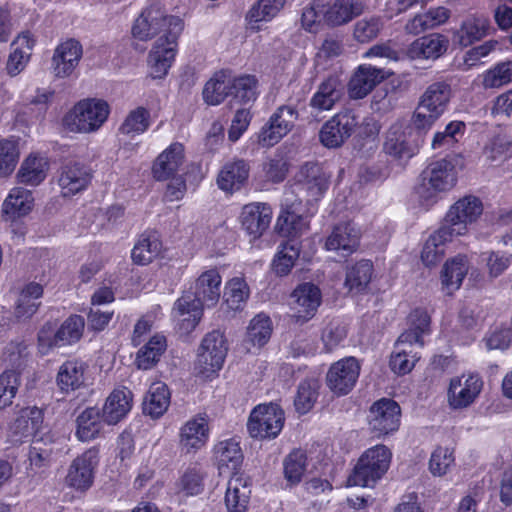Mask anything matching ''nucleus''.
Listing matches in <instances>:
<instances>
[{"mask_svg": "<svg viewBox=\"0 0 512 512\" xmlns=\"http://www.w3.org/2000/svg\"><path fill=\"white\" fill-rule=\"evenodd\" d=\"M131 401L130 391L114 390L106 399L102 410H100L103 421L109 425L120 422L130 411Z\"/></svg>", "mask_w": 512, "mask_h": 512, "instance_id": "nucleus-32", "label": "nucleus"}, {"mask_svg": "<svg viewBox=\"0 0 512 512\" xmlns=\"http://www.w3.org/2000/svg\"><path fill=\"white\" fill-rule=\"evenodd\" d=\"M249 170V165L244 160L227 163L217 178L219 188L224 191L239 190L247 181Z\"/></svg>", "mask_w": 512, "mask_h": 512, "instance_id": "nucleus-38", "label": "nucleus"}, {"mask_svg": "<svg viewBox=\"0 0 512 512\" xmlns=\"http://www.w3.org/2000/svg\"><path fill=\"white\" fill-rule=\"evenodd\" d=\"M231 74L229 71H219L207 81L202 95L204 101L209 105H219L231 93Z\"/></svg>", "mask_w": 512, "mask_h": 512, "instance_id": "nucleus-42", "label": "nucleus"}, {"mask_svg": "<svg viewBox=\"0 0 512 512\" xmlns=\"http://www.w3.org/2000/svg\"><path fill=\"white\" fill-rule=\"evenodd\" d=\"M99 462V450L92 447L78 456L70 465L67 483L76 489H88L93 483L94 469Z\"/></svg>", "mask_w": 512, "mask_h": 512, "instance_id": "nucleus-17", "label": "nucleus"}, {"mask_svg": "<svg viewBox=\"0 0 512 512\" xmlns=\"http://www.w3.org/2000/svg\"><path fill=\"white\" fill-rule=\"evenodd\" d=\"M372 274V262L370 260H361L347 270L345 285L350 291L362 292L368 287Z\"/></svg>", "mask_w": 512, "mask_h": 512, "instance_id": "nucleus-55", "label": "nucleus"}, {"mask_svg": "<svg viewBox=\"0 0 512 512\" xmlns=\"http://www.w3.org/2000/svg\"><path fill=\"white\" fill-rule=\"evenodd\" d=\"M448 228L440 227L426 240L421 252V259L426 266L435 265L444 256V244L451 241Z\"/></svg>", "mask_w": 512, "mask_h": 512, "instance_id": "nucleus-47", "label": "nucleus"}, {"mask_svg": "<svg viewBox=\"0 0 512 512\" xmlns=\"http://www.w3.org/2000/svg\"><path fill=\"white\" fill-rule=\"evenodd\" d=\"M272 323L265 314L256 315L247 329V338L253 345L263 346L270 339Z\"/></svg>", "mask_w": 512, "mask_h": 512, "instance_id": "nucleus-62", "label": "nucleus"}, {"mask_svg": "<svg viewBox=\"0 0 512 512\" xmlns=\"http://www.w3.org/2000/svg\"><path fill=\"white\" fill-rule=\"evenodd\" d=\"M365 8L364 0H331L325 6L323 19L328 26L339 27L363 14Z\"/></svg>", "mask_w": 512, "mask_h": 512, "instance_id": "nucleus-20", "label": "nucleus"}, {"mask_svg": "<svg viewBox=\"0 0 512 512\" xmlns=\"http://www.w3.org/2000/svg\"><path fill=\"white\" fill-rule=\"evenodd\" d=\"M109 106L103 100L80 101L64 117V125L72 132L89 133L98 130L107 120Z\"/></svg>", "mask_w": 512, "mask_h": 512, "instance_id": "nucleus-3", "label": "nucleus"}, {"mask_svg": "<svg viewBox=\"0 0 512 512\" xmlns=\"http://www.w3.org/2000/svg\"><path fill=\"white\" fill-rule=\"evenodd\" d=\"M208 423L203 417H196L186 422L181 428L180 444L187 452L198 450L208 439Z\"/></svg>", "mask_w": 512, "mask_h": 512, "instance_id": "nucleus-37", "label": "nucleus"}, {"mask_svg": "<svg viewBox=\"0 0 512 512\" xmlns=\"http://www.w3.org/2000/svg\"><path fill=\"white\" fill-rule=\"evenodd\" d=\"M170 405V391L166 384H152L143 402V412L154 419L161 417Z\"/></svg>", "mask_w": 512, "mask_h": 512, "instance_id": "nucleus-43", "label": "nucleus"}, {"mask_svg": "<svg viewBox=\"0 0 512 512\" xmlns=\"http://www.w3.org/2000/svg\"><path fill=\"white\" fill-rule=\"evenodd\" d=\"M489 20L485 17H470L463 21L456 37L458 43L467 47L487 35Z\"/></svg>", "mask_w": 512, "mask_h": 512, "instance_id": "nucleus-50", "label": "nucleus"}, {"mask_svg": "<svg viewBox=\"0 0 512 512\" xmlns=\"http://www.w3.org/2000/svg\"><path fill=\"white\" fill-rule=\"evenodd\" d=\"M43 295V287L35 282L27 284L21 291L14 309V316L18 320L31 318L39 309V299Z\"/></svg>", "mask_w": 512, "mask_h": 512, "instance_id": "nucleus-39", "label": "nucleus"}, {"mask_svg": "<svg viewBox=\"0 0 512 512\" xmlns=\"http://www.w3.org/2000/svg\"><path fill=\"white\" fill-rule=\"evenodd\" d=\"M34 42L28 34L18 37L12 44V51L6 63L7 73L14 77L21 73L29 62Z\"/></svg>", "mask_w": 512, "mask_h": 512, "instance_id": "nucleus-44", "label": "nucleus"}, {"mask_svg": "<svg viewBox=\"0 0 512 512\" xmlns=\"http://www.w3.org/2000/svg\"><path fill=\"white\" fill-rule=\"evenodd\" d=\"M170 37H159L154 43L149 56L148 65L150 75L154 79H161L168 73L175 60L178 37L183 30V23L180 18L172 19Z\"/></svg>", "mask_w": 512, "mask_h": 512, "instance_id": "nucleus-5", "label": "nucleus"}, {"mask_svg": "<svg viewBox=\"0 0 512 512\" xmlns=\"http://www.w3.org/2000/svg\"><path fill=\"white\" fill-rule=\"evenodd\" d=\"M56 454L55 442L50 436L34 438L28 454L31 469L40 470L49 467Z\"/></svg>", "mask_w": 512, "mask_h": 512, "instance_id": "nucleus-41", "label": "nucleus"}, {"mask_svg": "<svg viewBox=\"0 0 512 512\" xmlns=\"http://www.w3.org/2000/svg\"><path fill=\"white\" fill-rule=\"evenodd\" d=\"M451 94V86L448 83H432L422 95L419 106L428 112L441 116L447 108Z\"/></svg>", "mask_w": 512, "mask_h": 512, "instance_id": "nucleus-34", "label": "nucleus"}, {"mask_svg": "<svg viewBox=\"0 0 512 512\" xmlns=\"http://www.w3.org/2000/svg\"><path fill=\"white\" fill-rule=\"evenodd\" d=\"M449 40L446 36L433 33L416 39L408 49L413 59H438L448 49Z\"/></svg>", "mask_w": 512, "mask_h": 512, "instance_id": "nucleus-29", "label": "nucleus"}, {"mask_svg": "<svg viewBox=\"0 0 512 512\" xmlns=\"http://www.w3.org/2000/svg\"><path fill=\"white\" fill-rule=\"evenodd\" d=\"M301 203L282 204V210L277 218L275 230L288 241L297 240L308 228L307 218L298 212L297 206Z\"/></svg>", "mask_w": 512, "mask_h": 512, "instance_id": "nucleus-25", "label": "nucleus"}, {"mask_svg": "<svg viewBox=\"0 0 512 512\" xmlns=\"http://www.w3.org/2000/svg\"><path fill=\"white\" fill-rule=\"evenodd\" d=\"M214 455L220 473H235L243 462L242 450L235 439L219 442L214 448Z\"/></svg>", "mask_w": 512, "mask_h": 512, "instance_id": "nucleus-30", "label": "nucleus"}, {"mask_svg": "<svg viewBox=\"0 0 512 512\" xmlns=\"http://www.w3.org/2000/svg\"><path fill=\"white\" fill-rule=\"evenodd\" d=\"M166 338L162 335H155L139 349L135 363L139 369H151L159 362L162 354L166 351Z\"/></svg>", "mask_w": 512, "mask_h": 512, "instance_id": "nucleus-48", "label": "nucleus"}, {"mask_svg": "<svg viewBox=\"0 0 512 512\" xmlns=\"http://www.w3.org/2000/svg\"><path fill=\"white\" fill-rule=\"evenodd\" d=\"M87 365L77 359L65 361L59 368L57 374V385L63 392L75 391L82 387L85 382V371Z\"/></svg>", "mask_w": 512, "mask_h": 512, "instance_id": "nucleus-35", "label": "nucleus"}, {"mask_svg": "<svg viewBox=\"0 0 512 512\" xmlns=\"http://www.w3.org/2000/svg\"><path fill=\"white\" fill-rule=\"evenodd\" d=\"M319 388L320 383L314 378L300 382L294 399V406L298 413L306 414L313 408L319 395Z\"/></svg>", "mask_w": 512, "mask_h": 512, "instance_id": "nucleus-57", "label": "nucleus"}, {"mask_svg": "<svg viewBox=\"0 0 512 512\" xmlns=\"http://www.w3.org/2000/svg\"><path fill=\"white\" fill-rule=\"evenodd\" d=\"M250 295V289L243 278L235 277L229 280L224 288V301L233 311L242 310Z\"/></svg>", "mask_w": 512, "mask_h": 512, "instance_id": "nucleus-54", "label": "nucleus"}, {"mask_svg": "<svg viewBox=\"0 0 512 512\" xmlns=\"http://www.w3.org/2000/svg\"><path fill=\"white\" fill-rule=\"evenodd\" d=\"M85 321L80 315L69 316L57 329L52 337H48L43 328L38 335V340L42 345L49 347H62L78 342L84 332Z\"/></svg>", "mask_w": 512, "mask_h": 512, "instance_id": "nucleus-18", "label": "nucleus"}, {"mask_svg": "<svg viewBox=\"0 0 512 512\" xmlns=\"http://www.w3.org/2000/svg\"><path fill=\"white\" fill-rule=\"evenodd\" d=\"M439 117L440 116L428 112L426 109L418 105L416 111L413 113L411 124L405 126V129L411 131L412 137L419 138L420 145H422L424 142V136L439 119Z\"/></svg>", "mask_w": 512, "mask_h": 512, "instance_id": "nucleus-59", "label": "nucleus"}, {"mask_svg": "<svg viewBox=\"0 0 512 512\" xmlns=\"http://www.w3.org/2000/svg\"><path fill=\"white\" fill-rule=\"evenodd\" d=\"M385 21L383 17L371 15L355 22L353 25V39L360 44H368L375 40L383 30Z\"/></svg>", "mask_w": 512, "mask_h": 512, "instance_id": "nucleus-52", "label": "nucleus"}, {"mask_svg": "<svg viewBox=\"0 0 512 512\" xmlns=\"http://www.w3.org/2000/svg\"><path fill=\"white\" fill-rule=\"evenodd\" d=\"M92 179L91 168L79 161L64 163L59 170L58 185L64 197H71L90 184Z\"/></svg>", "mask_w": 512, "mask_h": 512, "instance_id": "nucleus-16", "label": "nucleus"}, {"mask_svg": "<svg viewBox=\"0 0 512 512\" xmlns=\"http://www.w3.org/2000/svg\"><path fill=\"white\" fill-rule=\"evenodd\" d=\"M150 113L143 107L132 110L120 126L121 133L135 135L144 133L149 127Z\"/></svg>", "mask_w": 512, "mask_h": 512, "instance_id": "nucleus-63", "label": "nucleus"}, {"mask_svg": "<svg viewBox=\"0 0 512 512\" xmlns=\"http://www.w3.org/2000/svg\"><path fill=\"white\" fill-rule=\"evenodd\" d=\"M482 211L483 205L479 198L465 196L451 206L441 227L448 228L453 237L463 235L467 225L476 221Z\"/></svg>", "mask_w": 512, "mask_h": 512, "instance_id": "nucleus-10", "label": "nucleus"}, {"mask_svg": "<svg viewBox=\"0 0 512 512\" xmlns=\"http://www.w3.org/2000/svg\"><path fill=\"white\" fill-rule=\"evenodd\" d=\"M322 301L319 287L311 282L299 284L290 295V308L297 322L312 319Z\"/></svg>", "mask_w": 512, "mask_h": 512, "instance_id": "nucleus-13", "label": "nucleus"}, {"mask_svg": "<svg viewBox=\"0 0 512 512\" xmlns=\"http://www.w3.org/2000/svg\"><path fill=\"white\" fill-rule=\"evenodd\" d=\"M401 409L392 399L382 398L376 401L369 411V426L372 433L384 436L398 430L400 425Z\"/></svg>", "mask_w": 512, "mask_h": 512, "instance_id": "nucleus-12", "label": "nucleus"}, {"mask_svg": "<svg viewBox=\"0 0 512 512\" xmlns=\"http://www.w3.org/2000/svg\"><path fill=\"white\" fill-rule=\"evenodd\" d=\"M227 351L224 334L219 330H213L206 334L201 342L195 369L204 377H210L222 368Z\"/></svg>", "mask_w": 512, "mask_h": 512, "instance_id": "nucleus-7", "label": "nucleus"}, {"mask_svg": "<svg viewBox=\"0 0 512 512\" xmlns=\"http://www.w3.org/2000/svg\"><path fill=\"white\" fill-rule=\"evenodd\" d=\"M103 422L99 408L87 407L75 420V437L81 442L96 439L103 429Z\"/></svg>", "mask_w": 512, "mask_h": 512, "instance_id": "nucleus-31", "label": "nucleus"}, {"mask_svg": "<svg viewBox=\"0 0 512 512\" xmlns=\"http://www.w3.org/2000/svg\"><path fill=\"white\" fill-rule=\"evenodd\" d=\"M33 201L31 191L22 187L13 188L3 203L2 212L7 220H14L28 214Z\"/></svg>", "mask_w": 512, "mask_h": 512, "instance_id": "nucleus-40", "label": "nucleus"}, {"mask_svg": "<svg viewBox=\"0 0 512 512\" xmlns=\"http://www.w3.org/2000/svg\"><path fill=\"white\" fill-rule=\"evenodd\" d=\"M347 336V326L340 320H331L323 329L321 340L327 352L338 347Z\"/></svg>", "mask_w": 512, "mask_h": 512, "instance_id": "nucleus-64", "label": "nucleus"}, {"mask_svg": "<svg viewBox=\"0 0 512 512\" xmlns=\"http://www.w3.org/2000/svg\"><path fill=\"white\" fill-rule=\"evenodd\" d=\"M360 231L353 222H343L334 226L326 240V248L346 257L359 247Z\"/></svg>", "mask_w": 512, "mask_h": 512, "instance_id": "nucleus-23", "label": "nucleus"}, {"mask_svg": "<svg viewBox=\"0 0 512 512\" xmlns=\"http://www.w3.org/2000/svg\"><path fill=\"white\" fill-rule=\"evenodd\" d=\"M286 0H257L248 10L246 21L251 29L259 30L260 22L271 21L283 9Z\"/></svg>", "mask_w": 512, "mask_h": 512, "instance_id": "nucleus-46", "label": "nucleus"}, {"mask_svg": "<svg viewBox=\"0 0 512 512\" xmlns=\"http://www.w3.org/2000/svg\"><path fill=\"white\" fill-rule=\"evenodd\" d=\"M251 489L248 480L242 476L230 478L228 481L225 504L229 512H245L250 501Z\"/></svg>", "mask_w": 512, "mask_h": 512, "instance_id": "nucleus-33", "label": "nucleus"}, {"mask_svg": "<svg viewBox=\"0 0 512 512\" xmlns=\"http://www.w3.org/2000/svg\"><path fill=\"white\" fill-rule=\"evenodd\" d=\"M184 161V147L180 143L171 144L155 160L152 172L158 181L170 179L178 171Z\"/></svg>", "mask_w": 512, "mask_h": 512, "instance_id": "nucleus-28", "label": "nucleus"}, {"mask_svg": "<svg viewBox=\"0 0 512 512\" xmlns=\"http://www.w3.org/2000/svg\"><path fill=\"white\" fill-rule=\"evenodd\" d=\"M298 111L290 105H282L271 115L258 134V143L271 147L291 131L298 119Z\"/></svg>", "mask_w": 512, "mask_h": 512, "instance_id": "nucleus-11", "label": "nucleus"}, {"mask_svg": "<svg viewBox=\"0 0 512 512\" xmlns=\"http://www.w3.org/2000/svg\"><path fill=\"white\" fill-rule=\"evenodd\" d=\"M162 251V242L156 232L142 233L135 243L131 257L135 264L147 265L156 259Z\"/></svg>", "mask_w": 512, "mask_h": 512, "instance_id": "nucleus-36", "label": "nucleus"}, {"mask_svg": "<svg viewBox=\"0 0 512 512\" xmlns=\"http://www.w3.org/2000/svg\"><path fill=\"white\" fill-rule=\"evenodd\" d=\"M221 276L217 269H210L203 272L196 280L194 287V298L185 295L176 302V307L182 319V327L186 330L194 329L199 323L204 307L215 306L221 295Z\"/></svg>", "mask_w": 512, "mask_h": 512, "instance_id": "nucleus-1", "label": "nucleus"}, {"mask_svg": "<svg viewBox=\"0 0 512 512\" xmlns=\"http://www.w3.org/2000/svg\"><path fill=\"white\" fill-rule=\"evenodd\" d=\"M272 208L261 202H254L242 208L240 220L242 227L254 238L260 237L270 226Z\"/></svg>", "mask_w": 512, "mask_h": 512, "instance_id": "nucleus-24", "label": "nucleus"}, {"mask_svg": "<svg viewBox=\"0 0 512 512\" xmlns=\"http://www.w3.org/2000/svg\"><path fill=\"white\" fill-rule=\"evenodd\" d=\"M357 125V118L352 113H338L322 126L320 141L327 148H338L352 135Z\"/></svg>", "mask_w": 512, "mask_h": 512, "instance_id": "nucleus-14", "label": "nucleus"}, {"mask_svg": "<svg viewBox=\"0 0 512 512\" xmlns=\"http://www.w3.org/2000/svg\"><path fill=\"white\" fill-rule=\"evenodd\" d=\"M47 162L43 157L29 156L18 171L19 182L36 186L46 177Z\"/></svg>", "mask_w": 512, "mask_h": 512, "instance_id": "nucleus-56", "label": "nucleus"}, {"mask_svg": "<svg viewBox=\"0 0 512 512\" xmlns=\"http://www.w3.org/2000/svg\"><path fill=\"white\" fill-rule=\"evenodd\" d=\"M295 179L297 186L305 190L314 199L322 196L328 188V179L317 163L307 162L303 164L297 172Z\"/></svg>", "mask_w": 512, "mask_h": 512, "instance_id": "nucleus-27", "label": "nucleus"}, {"mask_svg": "<svg viewBox=\"0 0 512 512\" xmlns=\"http://www.w3.org/2000/svg\"><path fill=\"white\" fill-rule=\"evenodd\" d=\"M391 452L384 445H376L359 458L352 474L348 477L350 486L373 487L387 472Z\"/></svg>", "mask_w": 512, "mask_h": 512, "instance_id": "nucleus-2", "label": "nucleus"}, {"mask_svg": "<svg viewBox=\"0 0 512 512\" xmlns=\"http://www.w3.org/2000/svg\"><path fill=\"white\" fill-rule=\"evenodd\" d=\"M468 272V260L464 255H457L448 260L442 270V285L448 294L458 290Z\"/></svg>", "mask_w": 512, "mask_h": 512, "instance_id": "nucleus-45", "label": "nucleus"}, {"mask_svg": "<svg viewBox=\"0 0 512 512\" xmlns=\"http://www.w3.org/2000/svg\"><path fill=\"white\" fill-rule=\"evenodd\" d=\"M258 81L255 76L241 75L239 77H231V93L230 96L239 104L254 103L257 99Z\"/></svg>", "mask_w": 512, "mask_h": 512, "instance_id": "nucleus-53", "label": "nucleus"}, {"mask_svg": "<svg viewBox=\"0 0 512 512\" xmlns=\"http://www.w3.org/2000/svg\"><path fill=\"white\" fill-rule=\"evenodd\" d=\"M387 73L381 68L371 65H360L354 72L348 84V92L352 99L366 97L380 82L387 78Z\"/></svg>", "mask_w": 512, "mask_h": 512, "instance_id": "nucleus-21", "label": "nucleus"}, {"mask_svg": "<svg viewBox=\"0 0 512 512\" xmlns=\"http://www.w3.org/2000/svg\"><path fill=\"white\" fill-rule=\"evenodd\" d=\"M448 18L449 10L445 7H437L424 14L416 15L406 24L405 29L408 33L417 35L444 23Z\"/></svg>", "mask_w": 512, "mask_h": 512, "instance_id": "nucleus-51", "label": "nucleus"}, {"mask_svg": "<svg viewBox=\"0 0 512 512\" xmlns=\"http://www.w3.org/2000/svg\"><path fill=\"white\" fill-rule=\"evenodd\" d=\"M344 84L339 76L332 74L324 79L318 86L310 100V106L318 111L331 110L342 98Z\"/></svg>", "mask_w": 512, "mask_h": 512, "instance_id": "nucleus-26", "label": "nucleus"}, {"mask_svg": "<svg viewBox=\"0 0 512 512\" xmlns=\"http://www.w3.org/2000/svg\"><path fill=\"white\" fill-rule=\"evenodd\" d=\"M420 146V139L412 137L411 131L400 121L393 123L385 133L383 151L399 163L415 156Z\"/></svg>", "mask_w": 512, "mask_h": 512, "instance_id": "nucleus-9", "label": "nucleus"}, {"mask_svg": "<svg viewBox=\"0 0 512 512\" xmlns=\"http://www.w3.org/2000/svg\"><path fill=\"white\" fill-rule=\"evenodd\" d=\"M512 81V61L496 64L482 75V86L485 89L500 88Z\"/></svg>", "mask_w": 512, "mask_h": 512, "instance_id": "nucleus-60", "label": "nucleus"}, {"mask_svg": "<svg viewBox=\"0 0 512 512\" xmlns=\"http://www.w3.org/2000/svg\"><path fill=\"white\" fill-rule=\"evenodd\" d=\"M173 18L178 17L167 15L160 3H153L144 8L135 20L132 27V35L138 40L147 41L160 32H164V35L161 37L168 38L170 37Z\"/></svg>", "mask_w": 512, "mask_h": 512, "instance_id": "nucleus-8", "label": "nucleus"}, {"mask_svg": "<svg viewBox=\"0 0 512 512\" xmlns=\"http://www.w3.org/2000/svg\"><path fill=\"white\" fill-rule=\"evenodd\" d=\"M360 365L354 357H347L332 364L327 373L328 387L338 395L348 394L359 377Z\"/></svg>", "mask_w": 512, "mask_h": 512, "instance_id": "nucleus-15", "label": "nucleus"}, {"mask_svg": "<svg viewBox=\"0 0 512 512\" xmlns=\"http://www.w3.org/2000/svg\"><path fill=\"white\" fill-rule=\"evenodd\" d=\"M284 411L275 403L261 404L255 407L248 419L247 429L251 437L274 439L284 425Z\"/></svg>", "mask_w": 512, "mask_h": 512, "instance_id": "nucleus-6", "label": "nucleus"}, {"mask_svg": "<svg viewBox=\"0 0 512 512\" xmlns=\"http://www.w3.org/2000/svg\"><path fill=\"white\" fill-rule=\"evenodd\" d=\"M300 254L298 240L286 241L279 246V250L272 262V270L278 276H286L294 267Z\"/></svg>", "mask_w": 512, "mask_h": 512, "instance_id": "nucleus-49", "label": "nucleus"}, {"mask_svg": "<svg viewBox=\"0 0 512 512\" xmlns=\"http://www.w3.org/2000/svg\"><path fill=\"white\" fill-rule=\"evenodd\" d=\"M285 479L292 485L301 481L307 469V455L301 449L290 452L283 462Z\"/></svg>", "mask_w": 512, "mask_h": 512, "instance_id": "nucleus-58", "label": "nucleus"}, {"mask_svg": "<svg viewBox=\"0 0 512 512\" xmlns=\"http://www.w3.org/2000/svg\"><path fill=\"white\" fill-rule=\"evenodd\" d=\"M83 54L81 43L76 39H67L60 43L52 57V69L55 76L64 78L70 76Z\"/></svg>", "mask_w": 512, "mask_h": 512, "instance_id": "nucleus-19", "label": "nucleus"}, {"mask_svg": "<svg viewBox=\"0 0 512 512\" xmlns=\"http://www.w3.org/2000/svg\"><path fill=\"white\" fill-rule=\"evenodd\" d=\"M482 385L478 375L453 378L448 390L449 404L456 409L469 406L479 395Z\"/></svg>", "mask_w": 512, "mask_h": 512, "instance_id": "nucleus-22", "label": "nucleus"}, {"mask_svg": "<svg viewBox=\"0 0 512 512\" xmlns=\"http://www.w3.org/2000/svg\"><path fill=\"white\" fill-rule=\"evenodd\" d=\"M20 382V372L15 369H6L0 374V408L12 404Z\"/></svg>", "mask_w": 512, "mask_h": 512, "instance_id": "nucleus-61", "label": "nucleus"}, {"mask_svg": "<svg viewBox=\"0 0 512 512\" xmlns=\"http://www.w3.org/2000/svg\"><path fill=\"white\" fill-rule=\"evenodd\" d=\"M455 182L454 166L446 159H440L429 164L422 172L416 193L424 202L433 203L439 192L450 190Z\"/></svg>", "mask_w": 512, "mask_h": 512, "instance_id": "nucleus-4", "label": "nucleus"}]
</instances>
